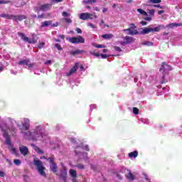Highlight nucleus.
Here are the masks:
<instances>
[{
  "label": "nucleus",
  "mask_w": 182,
  "mask_h": 182,
  "mask_svg": "<svg viewBox=\"0 0 182 182\" xmlns=\"http://www.w3.org/2000/svg\"><path fill=\"white\" fill-rule=\"evenodd\" d=\"M29 136L33 141L38 140H42L45 137H48V133L42 129V127L37 126L35 129H33L31 132H28Z\"/></svg>",
  "instance_id": "f257e3e1"
},
{
  "label": "nucleus",
  "mask_w": 182,
  "mask_h": 182,
  "mask_svg": "<svg viewBox=\"0 0 182 182\" xmlns=\"http://www.w3.org/2000/svg\"><path fill=\"white\" fill-rule=\"evenodd\" d=\"M169 70H171V66L168 65L166 63H162L159 69V72H162V80L161 81V85H164V83L167 82V80H166V76H168Z\"/></svg>",
  "instance_id": "f03ea898"
},
{
  "label": "nucleus",
  "mask_w": 182,
  "mask_h": 182,
  "mask_svg": "<svg viewBox=\"0 0 182 182\" xmlns=\"http://www.w3.org/2000/svg\"><path fill=\"white\" fill-rule=\"evenodd\" d=\"M33 164L36 166V170L39 173L40 176L46 178V172H45L46 168L45 167V166H43V163L42 162V161L39 159H34Z\"/></svg>",
  "instance_id": "7ed1b4c3"
},
{
  "label": "nucleus",
  "mask_w": 182,
  "mask_h": 182,
  "mask_svg": "<svg viewBox=\"0 0 182 182\" xmlns=\"http://www.w3.org/2000/svg\"><path fill=\"white\" fill-rule=\"evenodd\" d=\"M141 29V33L142 35H147V33H150V32H160V29H166V26L159 25L155 28L146 27Z\"/></svg>",
  "instance_id": "20e7f679"
},
{
  "label": "nucleus",
  "mask_w": 182,
  "mask_h": 182,
  "mask_svg": "<svg viewBox=\"0 0 182 182\" xmlns=\"http://www.w3.org/2000/svg\"><path fill=\"white\" fill-rule=\"evenodd\" d=\"M47 161H49L50 163V168L51 171L58 176V164H56V162L55 161V155L51 156V157H48V159H47Z\"/></svg>",
  "instance_id": "39448f33"
},
{
  "label": "nucleus",
  "mask_w": 182,
  "mask_h": 182,
  "mask_svg": "<svg viewBox=\"0 0 182 182\" xmlns=\"http://www.w3.org/2000/svg\"><path fill=\"white\" fill-rule=\"evenodd\" d=\"M66 39L70 43H85V38H83V37H82L81 36H78L77 37L67 38Z\"/></svg>",
  "instance_id": "423d86ee"
},
{
  "label": "nucleus",
  "mask_w": 182,
  "mask_h": 182,
  "mask_svg": "<svg viewBox=\"0 0 182 182\" xmlns=\"http://www.w3.org/2000/svg\"><path fill=\"white\" fill-rule=\"evenodd\" d=\"M136 28V25H134V23H131L130 28L124 29L123 32H129L128 35H132L133 36L134 35L139 34V31H137V30H135Z\"/></svg>",
  "instance_id": "0eeeda50"
},
{
  "label": "nucleus",
  "mask_w": 182,
  "mask_h": 182,
  "mask_svg": "<svg viewBox=\"0 0 182 182\" xmlns=\"http://www.w3.org/2000/svg\"><path fill=\"white\" fill-rule=\"evenodd\" d=\"M60 180H63V182H67L68 180V170L66 166H63V168L60 171V174H58Z\"/></svg>",
  "instance_id": "6e6552de"
},
{
  "label": "nucleus",
  "mask_w": 182,
  "mask_h": 182,
  "mask_svg": "<svg viewBox=\"0 0 182 182\" xmlns=\"http://www.w3.org/2000/svg\"><path fill=\"white\" fill-rule=\"evenodd\" d=\"M18 36H21L22 41L24 42H28V43H36L37 40H31L29 38H28L26 36H25V33L18 32Z\"/></svg>",
  "instance_id": "1a4fd4ad"
},
{
  "label": "nucleus",
  "mask_w": 182,
  "mask_h": 182,
  "mask_svg": "<svg viewBox=\"0 0 182 182\" xmlns=\"http://www.w3.org/2000/svg\"><path fill=\"white\" fill-rule=\"evenodd\" d=\"M27 16L25 15H14L12 21H15V22H22L24 19H27Z\"/></svg>",
  "instance_id": "9d476101"
},
{
  "label": "nucleus",
  "mask_w": 182,
  "mask_h": 182,
  "mask_svg": "<svg viewBox=\"0 0 182 182\" xmlns=\"http://www.w3.org/2000/svg\"><path fill=\"white\" fill-rule=\"evenodd\" d=\"M91 16H93V14L89 13H82L80 15V19L82 21H86L87 19H92Z\"/></svg>",
  "instance_id": "9b49d317"
},
{
  "label": "nucleus",
  "mask_w": 182,
  "mask_h": 182,
  "mask_svg": "<svg viewBox=\"0 0 182 182\" xmlns=\"http://www.w3.org/2000/svg\"><path fill=\"white\" fill-rule=\"evenodd\" d=\"M19 151L21 154H22L23 156H28V153H29V149H28L27 146H21L19 147Z\"/></svg>",
  "instance_id": "f8f14e48"
},
{
  "label": "nucleus",
  "mask_w": 182,
  "mask_h": 182,
  "mask_svg": "<svg viewBox=\"0 0 182 182\" xmlns=\"http://www.w3.org/2000/svg\"><path fill=\"white\" fill-rule=\"evenodd\" d=\"M77 69H79V63H75V66H73L69 73H68L66 74L67 76H71V75H73V73H75L76 72V70H77Z\"/></svg>",
  "instance_id": "ddd939ff"
},
{
  "label": "nucleus",
  "mask_w": 182,
  "mask_h": 182,
  "mask_svg": "<svg viewBox=\"0 0 182 182\" xmlns=\"http://www.w3.org/2000/svg\"><path fill=\"white\" fill-rule=\"evenodd\" d=\"M52 8V4H46L43 5H41L38 11H42L43 12H45V11H48V9H50Z\"/></svg>",
  "instance_id": "4468645a"
},
{
  "label": "nucleus",
  "mask_w": 182,
  "mask_h": 182,
  "mask_svg": "<svg viewBox=\"0 0 182 182\" xmlns=\"http://www.w3.org/2000/svg\"><path fill=\"white\" fill-rule=\"evenodd\" d=\"M124 42L122 43V45H127L129 43H132V42H134V39L130 36H125L124 38Z\"/></svg>",
  "instance_id": "2eb2a0df"
},
{
  "label": "nucleus",
  "mask_w": 182,
  "mask_h": 182,
  "mask_svg": "<svg viewBox=\"0 0 182 182\" xmlns=\"http://www.w3.org/2000/svg\"><path fill=\"white\" fill-rule=\"evenodd\" d=\"M176 26H182V23H171L168 25H166V26H165V29L166 28H170L171 29H173V28H176Z\"/></svg>",
  "instance_id": "dca6fc26"
},
{
  "label": "nucleus",
  "mask_w": 182,
  "mask_h": 182,
  "mask_svg": "<svg viewBox=\"0 0 182 182\" xmlns=\"http://www.w3.org/2000/svg\"><path fill=\"white\" fill-rule=\"evenodd\" d=\"M14 14H0V18H4V19L12 20Z\"/></svg>",
  "instance_id": "f3484780"
},
{
  "label": "nucleus",
  "mask_w": 182,
  "mask_h": 182,
  "mask_svg": "<svg viewBox=\"0 0 182 182\" xmlns=\"http://www.w3.org/2000/svg\"><path fill=\"white\" fill-rule=\"evenodd\" d=\"M80 53H85V50H76L70 52V55H72V56H76V55H80Z\"/></svg>",
  "instance_id": "a211bd4d"
},
{
  "label": "nucleus",
  "mask_w": 182,
  "mask_h": 182,
  "mask_svg": "<svg viewBox=\"0 0 182 182\" xmlns=\"http://www.w3.org/2000/svg\"><path fill=\"white\" fill-rule=\"evenodd\" d=\"M52 25V21H45L41 23V28H46Z\"/></svg>",
  "instance_id": "6ab92c4d"
},
{
  "label": "nucleus",
  "mask_w": 182,
  "mask_h": 182,
  "mask_svg": "<svg viewBox=\"0 0 182 182\" xmlns=\"http://www.w3.org/2000/svg\"><path fill=\"white\" fill-rule=\"evenodd\" d=\"M31 147H33L35 151H36V153H38V154H43V151H42L41 149L38 146H36L34 144H31Z\"/></svg>",
  "instance_id": "aec40b11"
},
{
  "label": "nucleus",
  "mask_w": 182,
  "mask_h": 182,
  "mask_svg": "<svg viewBox=\"0 0 182 182\" xmlns=\"http://www.w3.org/2000/svg\"><path fill=\"white\" fill-rule=\"evenodd\" d=\"M129 159H136V157H137V156H139V152L137 151H134L132 152H130L128 154Z\"/></svg>",
  "instance_id": "412c9836"
},
{
  "label": "nucleus",
  "mask_w": 182,
  "mask_h": 182,
  "mask_svg": "<svg viewBox=\"0 0 182 182\" xmlns=\"http://www.w3.org/2000/svg\"><path fill=\"white\" fill-rule=\"evenodd\" d=\"M49 17H50V13H48L46 16L43 14L38 15V19H48Z\"/></svg>",
  "instance_id": "4be33fe9"
},
{
  "label": "nucleus",
  "mask_w": 182,
  "mask_h": 182,
  "mask_svg": "<svg viewBox=\"0 0 182 182\" xmlns=\"http://www.w3.org/2000/svg\"><path fill=\"white\" fill-rule=\"evenodd\" d=\"M4 137L6 138V142L5 144L7 145V146H12V142L11 141V138H9V136L6 134H4Z\"/></svg>",
  "instance_id": "5701e85b"
},
{
  "label": "nucleus",
  "mask_w": 182,
  "mask_h": 182,
  "mask_svg": "<svg viewBox=\"0 0 182 182\" xmlns=\"http://www.w3.org/2000/svg\"><path fill=\"white\" fill-rule=\"evenodd\" d=\"M102 38H103V39H107V41H109V39H112V38H113V34H103L102 36Z\"/></svg>",
  "instance_id": "b1692460"
},
{
  "label": "nucleus",
  "mask_w": 182,
  "mask_h": 182,
  "mask_svg": "<svg viewBox=\"0 0 182 182\" xmlns=\"http://www.w3.org/2000/svg\"><path fill=\"white\" fill-rule=\"evenodd\" d=\"M70 174L71 177H73L74 178L77 177L76 170H75V169H70Z\"/></svg>",
  "instance_id": "393cba45"
},
{
  "label": "nucleus",
  "mask_w": 182,
  "mask_h": 182,
  "mask_svg": "<svg viewBox=\"0 0 182 182\" xmlns=\"http://www.w3.org/2000/svg\"><path fill=\"white\" fill-rule=\"evenodd\" d=\"M97 2V0H83L82 4H96Z\"/></svg>",
  "instance_id": "a878e982"
},
{
  "label": "nucleus",
  "mask_w": 182,
  "mask_h": 182,
  "mask_svg": "<svg viewBox=\"0 0 182 182\" xmlns=\"http://www.w3.org/2000/svg\"><path fill=\"white\" fill-rule=\"evenodd\" d=\"M127 178H128V180H134V175H133V173H132L131 172H129L127 175H126Z\"/></svg>",
  "instance_id": "bb28decb"
},
{
  "label": "nucleus",
  "mask_w": 182,
  "mask_h": 182,
  "mask_svg": "<svg viewBox=\"0 0 182 182\" xmlns=\"http://www.w3.org/2000/svg\"><path fill=\"white\" fill-rule=\"evenodd\" d=\"M29 62H31V60L29 59L20 60L18 62V65H28V63H29Z\"/></svg>",
  "instance_id": "cd10ccee"
},
{
  "label": "nucleus",
  "mask_w": 182,
  "mask_h": 182,
  "mask_svg": "<svg viewBox=\"0 0 182 182\" xmlns=\"http://www.w3.org/2000/svg\"><path fill=\"white\" fill-rule=\"evenodd\" d=\"M137 12H139V14H141V15H144V16H147V12H146L144 10L141 9H137Z\"/></svg>",
  "instance_id": "c85d7f7f"
},
{
  "label": "nucleus",
  "mask_w": 182,
  "mask_h": 182,
  "mask_svg": "<svg viewBox=\"0 0 182 182\" xmlns=\"http://www.w3.org/2000/svg\"><path fill=\"white\" fill-rule=\"evenodd\" d=\"M94 48H97L98 49L106 48V46L102 44H93Z\"/></svg>",
  "instance_id": "c756f323"
},
{
  "label": "nucleus",
  "mask_w": 182,
  "mask_h": 182,
  "mask_svg": "<svg viewBox=\"0 0 182 182\" xmlns=\"http://www.w3.org/2000/svg\"><path fill=\"white\" fill-rule=\"evenodd\" d=\"M29 123L28 122H25L23 123V127H24L25 130H28L29 129Z\"/></svg>",
  "instance_id": "7c9ffc66"
},
{
  "label": "nucleus",
  "mask_w": 182,
  "mask_h": 182,
  "mask_svg": "<svg viewBox=\"0 0 182 182\" xmlns=\"http://www.w3.org/2000/svg\"><path fill=\"white\" fill-rule=\"evenodd\" d=\"M14 163L16 164V166H21V164H22V161H21L19 159H14Z\"/></svg>",
  "instance_id": "2f4dec72"
},
{
  "label": "nucleus",
  "mask_w": 182,
  "mask_h": 182,
  "mask_svg": "<svg viewBox=\"0 0 182 182\" xmlns=\"http://www.w3.org/2000/svg\"><path fill=\"white\" fill-rule=\"evenodd\" d=\"M75 167H77L79 170H85V165L82 164H78Z\"/></svg>",
  "instance_id": "473e14b6"
},
{
  "label": "nucleus",
  "mask_w": 182,
  "mask_h": 182,
  "mask_svg": "<svg viewBox=\"0 0 182 182\" xmlns=\"http://www.w3.org/2000/svg\"><path fill=\"white\" fill-rule=\"evenodd\" d=\"M149 2L151 4H160L161 3V0H149Z\"/></svg>",
  "instance_id": "72a5a7b5"
},
{
  "label": "nucleus",
  "mask_w": 182,
  "mask_h": 182,
  "mask_svg": "<svg viewBox=\"0 0 182 182\" xmlns=\"http://www.w3.org/2000/svg\"><path fill=\"white\" fill-rule=\"evenodd\" d=\"M62 16H63L64 18H68V16H70V14H69L66 11H63L62 13Z\"/></svg>",
  "instance_id": "f704fd0d"
},
{
  "label": "nucleus",
  "mask_w": 182,
  "mask_h": 182,
  "mask_svg": "<svg viewBox=\"0 0 182 182\" xmlns=\"http://www.w3.org/2000/svg\"><path fill=\"white\" fill-rule=\"evenodd\" d=\"M55 48H56L57 49H58V50H63V48H62V46H60V44H58V43H56L55 45Z\"/></svg>",
  "instance_id": "c9c22d12"
},
{
  "label": "nucleus",
  "mask_w": 182,
  "mask_h": 182,
  "mask_svg": "<svg viewBox=\"0 0 182 182\" xmlns=\"http://www.w3.org/2000/svg\"><path fill=\"white\" fill-rule=\"evenodd\" d=\"M133 113L134 114H139V108L133 107Z\"/></svg>",
  "instance_id": "e433bc0d"
},
{
  "label": "nucleus",
  "mask_w": 182,
  "mask_h": 182,
  "mask_svg": "<svg viewBox=\"0 0 182 182\" xmlns=\"http://www.w3.org/2000/svg\"><path fill=\"white\" fill-rule=\"evenodd\" d=\"M43 46H45V42H41L38 46V49H42V48H43Z\"/></svg>",
  "instance_id": "4c0bfd02"
},
{
  "label": "nucleus",
  "mask_w": 182,
  "mask_h": 182,
  "mask_svg": "<svg viewBox=\"0 0 182 182\" xmlns=\"http://www.w3.org/2000/svg\"><path fill=\"white\" fill-rule=\"evenodd\" d=\"M90 55H92L93 56H96L97 58H99V56H100V54L99 53H95V52H90Z\"/></svg>",
  "instance_id": "58836bf2"
},
{
  "label": "nucleus",
  "mask_w": 182,
  "mask_h": 182,
  "mask_svg": "<svg viewBox=\"0 0 182 182\" xmlns=\"http://www.w3.org/2000/svg\"><path fill=\"white\" fill-rule=\"evenodd\" d=\"M6 4H9V1L5 0H0V5H5Z\"/></svg>",
  "instance_id": "ea45409f"
},
{
  "label": "nucleus",
  "mask_w": 182,
  "mask_h": 182,
  "mask_svg": "<svg viewBox=\"0 0 182 182\" xmlns=\"http://www.w3.org/2000/svg\"><path fill=\"white\" fill-rule=\"evenodd\" d=\"M65 22H66V23H72V19L69 18H64Z\"/></svg>",
  "instance_id": "a19ab883"
},
{
  "label": "nucleus",
  "mask_w": 182,
  "mask_h": 182,
  "mask_svg": "<svg viewBox=\"0 0 182 182\" xmlns=\"http://www.w3.org/2000/svg\"><path fill=\"white\" fill-rule=\"evenodd\" d=\"M143 45H146L147 46H153V43L149 41H146L143 43Z\"/></svg>",
  "instance_id": "79ce46f5"
},
{
  "label": "nucleus",
  "mask_w": 182,
  "mask_h": 182,
  "mask_svg": "<svg viewBox=\"0 0 182 182\" xmlns=\"http://www.w3.org/2000/svg\"><path fill=\"white\" fill-rule=\"evenodd\" d=\"M26 66H28V69H31L32 68H33V66H35V63H28V65H26Z\"/></svg>",
  "instance_id": "37998d69"
},
{
  "label": "nucleus",
  "mask_w": 182,
  "mask_h": 182,
  "mask_svg": "<svg viewBox=\"0 0 182 182\" xmlns=\"http://www.w3.org/2000/svg\"><path fill=\"white\" fill-rule=\"evenodd\" d=\"M114 48L117 52H122V48L119 46H114Z\"/></svg>",
  "instance_id": "c03bdc74"
},
{
  "label": "nucleus",
  "mask_w": 182,
  "mask_h": 182,
  "mask_svg": "<svg viewBox=\"0 0 182 182\" xmlns=\"http://www.w3.org/2000/svg\"><path fill=\"white\" fill-rule=\"evenodd\" d=\"M154 12H155L154 9H151V10H149V15L153 16H154Z\"/></svg>",
  "instance_id": "a18cd8bd"
},
{
  "label": "nucleus",
  "mask_w": 182,
  "mask_h": 182,
  "mask_svg": "<svg viewBox=\"0 0 182 182\" xmlns=\"http://www.w3.org/2000/svg\"><path fill=\"white\" fill-rule=\"evenodd\" d=\"M100 56H101L102 59H107V55L106 54H100Z\"/></svg>",
  "instance_id": "49530a36"
},
{
  "label": "nucleus",
  "mask_w": 182,
  "mask_h": 182,
  "mask_svg": "<svg viewBox=\"0 0 182 182\" xmlns=\"http://www.w3.org/2000/svg\"><path fill=\"white\" fill-rule=\"evenodd\" d=\"M154 8H160V9H163V7L160 4L154 5Z\"/></svg>",
  "instance_id": "de8ad7c7"
},
{
  "label": "nucleus",
  "mask_w": 182,
  "mask_h": 182,
  "mask_svg": "<svg viewBox=\"0 0 182 182\" xmlns=\"http://www.w3.org/2000/svg\"><path fill=\"white\" fill-rule=\"evenodd\" d=\"M11 151L14 154H17V151H16V149H15L14 147L11 148Z\"/></svg>",
  "instance_id": "09e8293b"
},
{
  "label": "nucleus",
  "mask_w": 182,
  "mask_h": 182,
  "mask_svg": "<svg viewBox=\"0 0 182 182\" xmlns=\"http://www.w3.org/2000/svg\"><path fill=\"white\" fill-rule=\"evenodd\" d=\"M84 149L86 150V151H90V149H89V146L85 145L84 146Z\"/></svg>",
  "instance_id": "8fccbe9b"
},
{
  "label": "nucleus",
  "mask_w": 182,
  "mask_h": 182,
  "mask_svg": "<svg viewBox=\"0 0 182 182\" xmlns=\"http://www.w3.org/2000/svg\"><path fill=\"white\" fill-rule=\"evenodd\" d=\"M75 31H76L77 33H82V29H80L79 28H77Z\"/></svg>",
  "instance_id": "3c124183"
},
{
  "label": "nucleus",
  "mask_w": 182,
  "mask_h": 182,
  "mask_svg": "<svg viewBox=\"0 0 182 182\" xmlns=\"http://www.w3.org/2000/svg\"><path fill=\"white\" fill-rule=\"evenodd\" d=\"M52 61L50 60H48L44 64L45 65H51Z\"/></svg>",
  "instance_id": "603ef678"
},
{
  "label": "nucleus",
  "mask_w": 182,
  "mask_h": 182,
  "mask_svg": "<svg viewBox=\"0 0 182 182\" xmlns=\"http://www.w3.org/2000/svg\"><path fill=\"white\" fill-rule=\"evenodd\" d=\"M58 38H60V39H65V35L58 34Z\"/></svg>",
  "instance_id": "864d4df0"
},
{
  "label": "nucleus",
  "mask_w": 182,
  "mask_h": 182,
  "mask_svg": "<svg viewBox=\"0 0 182 182\" xmlns=\"http://www.w3.org/2000/svg\"><path fill=\"white\" fill-rule=\"evenodd\" d=\"M0 177H5V172L0 171Z\"/></svg>",
  "instance_id": "5fc2aeb1"
},
{
  "label": "nucleus",
  "mask_w": 182,
  "mask_h": 182,
  "mask_svg": "<svg viewBox=\"0 0 182 182\" xmlns=\"http://www.w3.org/2000/svg\"><path fill=\"white\" fill-rule=\"evenodd\" d=\"M88 26H90V28H92V29H95V25L93 23H90L88 24Z\"/></svg>",
  "instance_id": "6e6d98bb"
},
{
  "label": "nucleus",
  "mask_w": 182,
  "mask_h": 182,
  "mask_svg": "<svg viewBox=\"0 0 182 182\" xmlns=\"http://www.w3.org/2000/svg\"><path fill=\"white\" fill-rule=\"evenodd\" d=\"M53 2H56L57 4H59V2H63V0H53Z\"/></svg>",
  "instance_id": "4d7b16f0"
},
{
  "label": "nucleus",
  "mask_w": 182,
  "mask_h": 182,
  "mask_svg": "<svg viewBox=\"0 0 182 182\" xmlns=\"http://www.w3.org/2000/svg\"><path fill=\"white\" fill-rule=\"evenodd\" d=\"M141 25H142L143 26H145V25H147V22L146 21H141Z\"/></svg>",
  "instance_id": "13d9d810"
},
{
  "label": "nucleus",
  "mask_w": 182,
  "mask_h": 182,
  "mask_svg": "<svg viewBox=\"0 0 182 182\" xmlns=\"http://www.w3.org/2000/svg\"><path fill=\"white\" fill-rule=\"evenodd\" d=\"M144 177H145V180H146L148 182H151L150 181H149V176L144 174Z\"/></svg>",
  "instance_id": "bf43d9fd"
},
{
  "label": "nucleus",
  "mask_w": 182,
  "mask_h": 182,
  "mask_svg": "<svg viewBox=\"0 0 182 182\" xmlns=\"http://www.w3.org/2000/svg\"><path fill=\"white\" fill-rule=\"evenodd\" d=\"M159 15H161V14H164V10H161L158 11Z\"/></svg>",
  "instance_id": "052dcab7"
},
{
  "label": "nucleus",
  "mask_w": 182,
  "mask_h": 182,
  "mask_svg": "<svg viewBox=\"0 0 182 182\" xmlns=\"http://www.w3.org/2000/svg\"><path fill=\"white\" fill-rule=\"evenodd\" d=\"M145 21H151V17H146V18H145Z\"/></svg>",
  "instance_id": "680f3d73"
},
{
  "label": "nucleus",
  "mask_w": 182,
  "mask_h": 182,
  "mask_svg": "<svg viewBox=\"0 0 182 182\" xmlns=\"http://www.w3.org/2000/svg\"><path fill=\"white\" fill-rule=\"evenodd\" d=\"M102 12L105 14V12H107V9L103 8L102 9Z\"/></svg>",
  "instance_id": "e2e57ef3"
},
{
  "label": "nucleus",
  "mask_w": 182,
  "mask_h": 182,
  "mask_svg": "<svg viewBox=\"0 0 182 182\" xmlns=\"http://www.w3.org/2000/svg\"><path fill=\"white\" fill-rule=\"evenodd\" d=\"M54 41L55 42H60V39H59V38H54Z\"/></svg>",
  "instance_id": "0e129e2a"
},
{
  "label": "nucleus",
  "mask_w": 182,
  "mask_h": 182,
  "mask_svg": "<svg viewBox=\"0 0 182 182\" xmlns=\"http://www.w3.org/2000/svg\"><path fill=\"white\" fill-rule=\"evenodd\" d=\"M80 70H83L85 69V68L83 67V65H80Z\"/></svg>",
  "instance_id": "69168bd1"
},
{
  "label": "nucleus",
  "mask_w": 182,
  "mask_h": 182,
  "mask_svg": "<svg viewBox=\"0 0 182 182\" xmlns=\"http://www.w3.org/2000/svg\"><path fill=\"white\" fill-rule=\"evenodd\" d=\"M94 11H97V12H99V11H100V10H99V8L95 7Z\"/></svg>",
  "instance_id": "338daca9"
},
{
  "label": "nucleus",
  "mask_w": 182,
  "mask_h": 182,
  "mask_svg": "<svg viewBox=\"0 0 182 182\" xmlns=\"http://www.w3.org/2000/svg\"><path fill=\"white\" fill-rule=\"evenodd\" d=\"M169 33H168V32H167V33L164 32V33H163V35H164V36H166L168 35Z\"/></svg>",
  "instance_id": "774afa93"
}]
</instances>
